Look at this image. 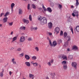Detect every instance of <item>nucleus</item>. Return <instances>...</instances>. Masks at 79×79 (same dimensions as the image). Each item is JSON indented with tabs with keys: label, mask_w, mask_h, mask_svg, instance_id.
I'll list each match as a JSON object with an SVG mask.
<instances>
[{
	"label": "nucleus",
	"mask_w": 79,
	"mask_h": 79,
	"mask_svg": "<svg viewBox=\"0 0 79 79\" xmlns=\"http://www.w3.org/2000/svg\"><path fill=\"white\" fill-rule=\"evenodd\" d=\"M72 15L73 17H75V16H76L77 18L78 19L79 17V14H78V11L76 10H74L73 11V13L72 14Z\"/></svg>",
	"instance_id": "obj_1"
},
{
	"label": "nucleus",
	"mask_w": 79,
	"mask_h": 79,
	"mask_svg": "<svg viewBox=\"0 0 79 79\" xmlns=\"http://www.w3.org/2000/svg\"><path fill=\"white\" fill-rule=\"evenodd\" d=\"M47 22V19L45 17H43L41 20V22H40L41 24V25H44L45 24H46Z\"/></svg>",
	"instance_id": "obj_2"
},
{
	"label": "nucleus",
	"mask_w": 79,
	"mask_h": 79,
	"mask_svg": "<svg viewBox=\"0 0 79 79\" xmlns=\"http://www.w3.org/2000/svg\"><path fill=\"white\" fill-rule=\"evenodd\" d=\"M77 63L75 62H73L72 63V66L73 67H74V68L76 69H77Z\"/></svg>",
	"instance_id": "obj_3"
},
{
	"label": "nucleus",
	"mask_w": 79,
	"mask_h": 79,
	"mask_svg": "<svg viewBox=\"0 0 79 79\" xmlns=\"http://www.w3.org/2000/svg\"><path fill=\"white\" fill-rule=\"evenodd\" d=\"M20 42H23L25 40V37L24 36H21L19 39Z\"/></svg>",
	"instance_id": "obj_4"
},
{
	"label": "nucleus",
	"mask_w": 79,
	"mask_h": 79,
	"mask_svg": "<svg viewBox=\"0 0 79 79\" xmlns=\"http://www.w3.org/2000/svg\"><path fill=\"white\" fill-rule=\"evenodd\" d=\"M72 50L76 51V50H78V47L76 45H74L72 47Z\"/></svg>",
	"instance_id": "obj_5"
},
{
	"label": "nucleus",
	"mask_w": 79,
	"mask_h": 79,
	"mask_svg": "<svg viewBox=\"0 0 79 79\" xmlns=\"http://www.w3.org/2000/svg\"><path fill=\"white\" fill-rule=\"evenodd\" d=\"M55 31L56 32V34H57L60 32V28L58 27H57L55 29Z\"/></svg>",
	"instance_id": "obj_6"
},
{
	"label": "nucleus",
	"mask_w": 79,
	"mask_h": 79,
	"mask_svg": "<svg viewBox=\"0 0 79 79\" xmlns=\"http://www.w3.org/2000/svg\"><path fill=\"white\" fill-rule=\"evenodd\" d=\"M57 45V43L55 40H54L52 42V47H55Z\"/></svg>",
	"instance_id": "obj_7"
},
{
	"label": "nucleus",
	"mask_w": 79,
	"mask_h": 79,
	"mask_svg": "<svg viewBox=\"0 0 79 79\" xmlns=\"http://www.w3.org/2000/svg\"><path fill=\"white\" fill-rule=\"evenodd\" d=\"M22 21H23V22H24V23H26V24H28V23H29V21L27 20H26L24 19H23L22 20Z\"/></svg>",
	"instance_id": "obj_8"
},
{
	"label": "nucleus",
	"mask_w": 79,
	"mask_h": 79,
	"mask_svg": "<svg viewBox=\"0 0 79 79\" xmlns=\"http://www.w3.org/2000/svg\"><path fill=\"white\" fill-rule=\"evenodd\" d=\"M23 10L20 8L19 9V12L18 13L19 15H22L23 14Z\"/></svg>",
	"instance_id": "obj_9"
},
{
	"label": "nucleus",
	"mask_w": 79,
	"mask_h": 79,
	"mask_svg": "<svg viewBox=\"0 0 79 79\" xmlns=\"http://www.w3.org/2000/svg\"><path fill=\"white\" fill-rule=\"evenodd\" d=\"M52 23L50 22L48 23V27L49 29H51L52 27Z\"/></svg>",
	"instance_id": "obj_10"
},
{
	"label": "nucleus",
	"mask_w": 79,
	"mask_h": 79,
	"mask_svg": "<svg viewBox=\"0 0 79 79\" xmlns=\"http://www.w3.org/2000/svg\"><path fill=\"white\" fill-rule=\"evenodd\" d=\"M25 64L27 66H28V67L31 66V64L29 62H26Z\"/></svg>",
	"instance_id": "obj_11"
},
{
	"label": "nucleus",
	"mask_w": 79,
	"mask_h": 79,
	"mask_svg": "<svg viewBox=\"0 0 79 79\" xmlns=\"http://www.w3.org/2000/svg\"><path fill=\"white\" fill-rule=\"evenodd\" d=\"M15 4L14 3H12L11 4V11L12 12V13H13V7L14 6H15Z\"/></svg>",
	"instance_id": "obj_12"
},
{
	"label": "nucleus",
	"mask_w": 79,
	"mask_h": 79,
	"mask_svg": "<svg viewBox=\"0 0 79 79\" xmlns=\"http://www.w3.org/2000/svg\"><path fill=\"white\" fill-rule=\"evenodd\" d=\"M25 57L26 60H29L30 59V57H29V56L27 55H25Z\"/></svg>",
	"instance_id": "obj_13"
},
{
	"label": "nucleus",
	"mask_w": 79,
	"mask_h": 79,
	"mask_svg": "<svg viewBox=\"0 0 79 79\" xmlns=\"http://www.w3.org/2000/svg\"><path fill=\"white\" fill-rule=\"evenodd\" d=\"M62 58H63V60H67V57L64 55H62Z\"/></svg>",
	"instance_id": "obj_14"
},
{
	"label": "nucleus",
	"mask_w": 79,
	"mask_h": 79,
	"mask_svg": "<svg viewBox=\"0 0 79 79\" xmlns=\"http://www.w3.org/2000/svg\"><path fill=\"white\" fill-rule=\"evenodd\" d=\"M7 20H8V18L7 17H5L3 19V23H6V22H7Z\"/></svg>",
	"instance_id": "obj_15"
},
{
	"label": "nucleus",
	"mask_w": 79,
	"mask_h": 79,
	"mask_svg": "<svg viewBox=\"0 0 79 79\" xmlns=\"http://www.w3.org/2000/svg\"><path fill=\"white\" fill-rule=\"evenodd\" d=\"M19 29L20 30H23V31H24V30L26 29V27L23 26L21 27H20Z\"/></svg>",
	"instance_id": "obj_16"
},
{
	"label": "nucleus",
	"mask_w": 79,
	"mask_h": 79,
	"mask_svg": "<svg viewBox=\"0 0 79 79\" xmlns=\"http://www.w3.org/2000/svg\"><path fill=\"white\" fill-rule=\"evenodd\" d=\"M47 11L49 12V13H51L52 11V9L50 7H48L47 8Z\"/></svg>",
	"instance_id": "obj_17"
},
{
	"label": "nucleus",
	"mask_w": 79,
	"mask_h": 79,
	"mask_svg": "<svg viewBox=\"0 0 79 79\" xmlns=\"http://www.w3.org/2000/svg\"><path fill=\"white\" fill-rule=\"evenodd\" d=\"M12 62L14 64H16V62L15 61V59L13 58L11 60Z\"/></svg>",
	"instance_id": "obj_18"
},
{
	"label": "nucleus",
	"mask_w": 79,
	"mask_h": 79,
	"mask_svg": "<svg viewBox=\"0 0 79 79\" xmlns=\"http://www.w3.org/2000/svg\"><path fill=\"white\" fill-rule=\"evenodd\" d=\"M66 39L68 41H69L71 40V36H68L67 37Z\"/></svg>",
	"instance_id": "obj_19"
},
{
	"label": "nucleus",
	"mask_w": 79,
	"mask_h": 79,
	"mask_svg": "<svg viewBox=\"0 0 79 79\" xmlns=\"http://www.w3.org/2000/svg\"><path fill=\"white\" fill-rule=\"evenodd\" d=\"M55 73L51 74V77L52 79L53 78L55 77Z\"/></svg>",
	"instance_id": "obj_20"
},
{
	"label": "nucleus",
	"mask_w": 79,
	"mask_h": 79,
	"mask_svg": "<svg viewBox=\"0 0 79 79\" xmlns=\"http://www.w3.org/2000/svg\"><path fill=\"white\" fill-rule=\"evenodd\" d=\"M42 6L44 11H47V9H46V8L44 6V5L43 4H42Z\"/></svg>",
	"instance_id": "obj_21"
},
{
	"label": "nucleus",
	"mask_w": 79,
	"mask_h": 79,
	"mask_svg": "<svg viewBox=\"0 0 79 79\" xmlns=\"http://www.w3.org/2000/svg\"><path fill=\"white\" fill-rule=\"evenodd\" d=\"M76 7H77V6H78V5H79V2L78 1V0H76Z\"/></svg>",
	"instance_id": "obj_22"
},
{
	"label": "nucleus",
	"mask_w": 79,
	"mask_h": 79,
	"mask_svg": "<svg viewBox=\"0 0 79 79\" xmlns=\"http://www.w3.org/2000/svg\"><path fill=\"white\" fill-rule=\"evenodd\" d=\"M16 39H17V36L14 37L13 39V40L12 42H14V41H15V40H16Z\"/></svg>",
	"instance_id": "obj_23"
},
{
	"label": "nucleus",
	"mask_w": 79,
	"mask_h": 79,
	"mask_svg": "<svg viewBox=\"0 0 79 79\" xmlns=\"http://www.w3.org/2000/svg\"><path fill=\"white\" fill-rule=\"evenodd\" d=\"M9 14H10V13L8 12H6L5 14V15H4V17H6L7 16H8L9 15Z\"/></svg>",
	"instance_id": "obj_24"
},
{
	"label": "nucleus",
	"mask_w": 79,
	"mask_h": 79,
	"mask_svg": "<svg viewBox=\"0 0 79 79\" xmlns=\"http://www.w3.org/2000/svg\"><path fill=\"white\" fill-rule=\"evenodd\" d=\"M58 7L60 10H61L62 8V5H61L59 4Z\"/></svg>",
	"instance_id": "obj_25"
},
{
	"label": "nucleus",
	"mask_w": 79,
	"mask_h": 79,
	"mask_svg": "<svg viewBox=\"0 0 79 79\" xmlns=\"http://www.w3.org/2000/svg\"><path fill=\"white\" fill-rule=\"evenodd\" d=\"M73 56L72 55H69L68 58L69 60H72V59H73Z\"/></svg>",
	"instance_id": "obj_26"
},
{
	"label": "nucleus",
	"mask_w": 79,
	"mask_h": 79,
	"mask_svg": "<svg viewBox=\"0 0 79 79\" xmlns=\"http://www.w3.org/2000/svg\"><path fill=\"white\" fill-rule=\"evenodd\" d=\"M29 77L30 78H32V79H34V75L32 74H29Z\"/></svg>",
	"instance_id": "obj_27"
},
{
	"label": "nucleus",
	"mask_w": 79,
	"mask_h": 79,
	"mask_svg": "<svg viewBox=\"0 0 79 79\" xmlns=\"http://www.w3.org/2000/svg\"><path fill=\"white\" fill-rule=\"evenodd\" d=\"M76 30L77 32H79V26H77L76 28Z\"/></svg>",
	"instance_id": "obj_28"
},
{
	"label": "nucleus",
	"mask_w": 79,
	"mask_h": 79,
	"mask_svg": "<svg viewBox=\"0 0 79 79\" xmlns=\"http://www.w3.org/2000/svg\"><path fill=\"white\" fill-rule=\"evenodd\" d=\"M39 64L37 62L34 63L33 64V66H37Z\"/></svg>",
	"instance_id": "obj_29"
},
{
	"label": "nucleus",
	"mask_w": 79,
	"mask_h": 79,
	"mask_svg": "<svg viewBox=\"0 0 79 79\" xmlns=\"http://www.w3.org/2000/svg\"><path fill=\"white\" fill-rule=\"evenodd\" d=\"M36 59H37V57H36V56H34L32 57V59L33 60H36Z\"/></svg>",
	"instance_id": "obj_30"
},
{
	"label": "nucleus",
	"mask_w": 79,
	"mask_h": 79,
	"mask_svg": "<svg viewBox=\"0 0 79 79\" xmlns=\"http://www.w3.org/2000/svg\"><path fill=\"white\" fill-rule=\"evenodd\" d=\"M35 50H36L37 52H39V48L37 47H36L35 48Z\"/></svg>",
	"instance_id": "obj_31"
},
{
	"label": "nucleus",
	"mask_w": 79,
	"mask_h": 79,
	"mask_svg": "<svg viewBox=\"0 0 79 79\" xmlns=\"http://www.w3.org/2000/svg\"><path fill=\"white\" fill-rule=\"evenodd\" d=\"M64 45L65 46V47H67L68 45V42H66L64 44Z\"/></svg>",
	"instance_id": "obj_32"
},
{
	"label": "nucleus",
	"mask_w": 79,
	"mask_h": 79,
	"mask_svg": "<svg viewBox=\"0 0 79 79\" xmlns=\"http://www.w3.org/2000/svg\"><path fill=\"white\" fill-rule=\"evenodd\" d=\"M42 17L40 16L38 18V20L39 21H41L40 22H42Z\"/></svg>",
	"instance_id": "obj_33"
},
{
	"label": "nucleus",
	"mask_w": 79,
	"mask_h": 79,
	"mask_svg": "<svg viewBox=\"0 0 79 79\" xmlns=\"http://www.w3.org/2000/svg\"><path fill=\"white\" fill-rule=\"evenodd\" d=\"M67 33L66 32H64V37L65 38V37H66V36H67Z\"/></svg>",
	"instance_id": "obj_34"
},
{
	"label": "nucleus",
	"mask_w": 79,
	"mask_h": 79,
	"mask_svg": "<svg viewBox=\"0 0 79 79\" xmlns=\"http://www.w3.org/2000/svg\"><path fill=\"white\" fill-rule=\"evenodd\" d=\"M63 69H67V65H64Z\"/></svg>",
	"instance_id": "obj_35"
},
{
	"label": "nucleus",
	"mask_w": 79,
	"mask_h": 79,
	"mask_svg": "<svg viewBox=\"0 0 79 79\" xmlns=\"http://www.w3.org/2000/svg\"><path fill=\"white\" fill-rule=\"evenodd\" d=\"M28 41H32V38L31 37H29L28 39Z\"/></svg>",
	"instance_id": "obj_36"
},
{
	"label": "nucleus",
	"mask_w": 79,
	"mask_h": 79,
	"mask_svg": "<svg viewBox=\"0 0 79 79\" xmlns=\"http://www.w3.org/2000/svg\"><path fill=\"white\" fill-rule=\"evenodd\" d=\"M29 19L30 21H32V16L31 15H29Z\"/></svg>",
	"instance_id": "obj_37"
},
{
	"label": "nucleus",
	"mask_w": 79,
	"mask_h": 79,
	"mask_svg": "<svg viewBox=\"0 0 79 79\" xmlns=\"http://www.w3.org/2000/svg\"><path fill=\"white\" fill-rule=\"evenodd\" d=\"M47 64L49 66H51L52 64H51V62H49L47 63Z\"/></svg>",
	"instance_id": "obj_38"
},
{
	"label": "nucleus",
	"mask_w": 79,
	"mask_h": 79,
	"mask_svg": "<svg viewBox=\"0 0 79 79\" xmlns=\"http://www.w3.org/2000/svg\"><path fill=\"white\" fill-rule=\"evenodd\" d=\"M49 44H50V46H51V47H52V41H51V40L49 41Z\"/></svg>",
	"instance_id": "obj_39"
},
{
	"label": "nucleus",
	"mask_w": 79,
	"mask_h": 79,
	"mask_svg": "<svg viewBox=\"0 0 79 79\" xmlns=\"http://www.w3.org/2000/svg\"><path fill=\"white\" fill-rule=\"evenodd\" d=\"M32 6L33 8L34 9H35V8H36V7H35V6L34 4H32Z\"/></svg>",
	"instance_id": "obj_40"
},
{
	"label": "nucleus",
	"mask_w": 79,
	"mask_h": 79,
	"mask_svg": "<svg viewBox=\"0 0 79 79\" xmlns=\"http://www.w3.org/2000/svg\"><path fill=\"white\" fill-rule=\"evenodd\" d=\"M19 56L20 57H23V56H24V53H22L20 54Z\"/></svg>",
	"instance_id": "obj_41"
},
{
	"label": "nucleus",
	"mask_w": 79,
	"mask_h": 79,
	"mask_svg": "<svg viewBox=\"0 0 79 79\" xmlns=\"http://www.w3.org/2000/svg\"><path fill=\"white\" fill-rule=\"evenodd\" d=\"M62 64H66V61H64L62 62Z\"/></svg>",
	"instance_id": "obj_42"
},
{
	"label": "nucleus",
	"mask_w": 79,
	"mask_h": 79,
	"mask_svg": "<svg viewBox=\"0 0 79 79\" xmlns=\"http://www.w3.org/2000/svg\"><path fill=\"white\" fill-rule=\"evenodd\" d=\"M63 34V32L62 31H61L60 34V35L61 36H62Z\"/></svg>",
	"instance_id": "obj_43"
},
{
	"label": "nucleus",
	"mask_w": 79,
	"mask_h": 79,
	"mask_svg": "<svg viewBox=\"0 0 79 79\" xmlns=\"http://www.w3.org/2000/svg\"><path fill=\"white\" fill-rule=\"evenodd\" d=\"M13 22L11 23H9V25L10 26H12L13 25Z\"/></svg>",
	"instance_id": "obj_44"
},
{
	"label": "nucleus",
	"mask_w": 79,
	"mask_h": 79,
	"mask_svg": "<svg viewBox=\"0 0 79 79\" xmlns=\"http://www.w3.org/2000/svg\"><path fill=\"white\" fill-rule=\"evenodd\" d=\"M68 21L69 22H71V21H72V18H69Z\"/></svg>",
	"instance_id": "obj_45"
},
{
	"label": "nucleus",
	"mask_w": 79,
	"mask_h": 79,
	"mask_svg": "<svg viewBox=\"0 0 79 79\" xmlns=\"http://www.w3.org/2000/svg\"><path fill=\"white\" fill-rule=\"evenodd\" d=\"M27 9H28V10H29V9H30V4H28Z\"/></svg>",
	"instance_id": "obj_46"
},
{
	"label": "nucleus",
	"mask_w": 79,
	"mask_h": 79,
	"mask_svg": "<svg viewBox=\"0 0 79 79\" xmlns=\"http://www.w3.org/2000/svg\"><path fill=\"white\" fill-rule=\"evenodd\" d=\"M0 76L1 77H3V73L1 72L0 73Z\"/></svg>",
	"instance_id": "obj_47"
},
{
	"label": "nucleus",
	"mask_w": 79,
	"mask_h": 79,
	"mask_svg": "<svg viewBox=\"0 0 79 79\" xmlns=\"http://www.w3.org/2000/svg\"><path fill=\"white\" fill-rule=\"evenodd\" d=\"M33 29L35 31H36V30H37V29H38V28H37V27H34Z\"/></svg>",
	"instance_id": "obj_48"
},
{
	"label": "nucleus",
	"mask_w": 79,
	"mask_h": 79,
	"mask_svg": "<svg viewBox=\"0 0 79 79\" xmlns=\"http://www.w3.org/2000/svg\"><path fill=\"white\" fill-rule=\"evenodd\" d=\"M70 30L72 31V33L73 34V28H70Z\"/></svg>",
	"instance_id": "obj_49"
},
{
	"label": "nucleus",
	"mask_w": 79,
	"mask_h": 79,
	"mask_svg": "<svg viewBox=\"0 0 79 79\" xmlns=\"http://www.w3.org/2000/svg\"><path fill=\"white\" fill-rule=\"evenodd\" d=\"M51 6H54V3H52L50 4Z\"/></svg>",
	"instance_id": "obj_50"
},
{
	"label": "nucleus",
	"mask_w": 79,
	"mask_h": 79,
	"mask_svg": "<svg viewBox=\"0 0 79 79\" xmlns=\"http://www.w3.org/2000/svg\"><path fill=\"white\" fill-rule=\"evenodd\" d=\"M21 48H19L17 49V51H19V52L21 51Z\"/></svg>",
	"instance_id": "obj_51"
},
{
	"label": "nucleus",
	"mask_w": 79,
	"mask_h": 79,
	"mask_svg": "<svg viewBox=\"0 0 79 79\" xmlns=\"http://www.w3.org/2000/svg\"><path fill=\"white\" fill-rule=\"evenodd\" d=\"M53 61H54L53 59H52V60H51L50 63H53Z\"/></svg>",
	"instance_id": "obj_52"
},
{
	"label": "nucleus",
	"mask_w": 79,
	"mask_h": 79,
	"mask_svg": "<svg viewBox=\"0 0 79 79\" xmlns=\"http://www.w3.org/2000/svg\"><path fill=\"white\" fill-rule=\"evenodd\" d=\"M12 74V73H11V71H9V74L10 76H11Z\"/></svg>",
	"instance_id": "obj_53"
},
{
	"label": "nucleus",
	"mask_w": 79,
	"mask_h": 79,
	"mask_svg": "<svg viewBox=\"0 0 79 79\" xmlns=\"http://www.w3.org/2000/svg\"><path fill=\"white\" fill-rule=\"evenodd\" d=\"M31 64L34 65V61H32V62H31Z\"/></svg>",
	"instance_id": "obj_54"
},
{
	"label": "nucleus",
	"mask_w": 79,
	"mask_h": 79,
	"mask_svg": "<svg viewBox=\"0 0 79 79\" xmlns=\"http://www.w3.org/2000/svg\"><path fill=\"white\" fill-rule=\"evenodd\" d=\"M47 40H48L49 41L50 40H50V38H49V37H47Z\"/></svg>",
	"instance_id": "obj_55"
},
{
	"label": "nucleus",
	"mask_w": 79,
	"mask_h": 79,
	"mask_svg": "<svg viewBox=\"0 0 79 79\" xmlns=\"http://www.w3.org/2000/svg\"><path fill=\"white\" fill-rule=\"evenodd\" d=\"M49 35H52V33H49Z\"/></svg>",
	"instance_id": "obj_56"
},
{
	"label": "nucleus",
	"mask_w": 79,
	"mask_h": 79,
	"mask_svg": "<svg viewBox=\"0 0 79 79\" xmlns=\"http://www.w3.org/2000/svg\"><path fill=\"white\" fill-rule=\"evenodd\" d=\"M3 13H1L0 15V17H2V16H3Z\"/></svg>",
	"instance_id": "obj_57"
},
{
	"label": "nucleus",
	"mask_w": 79,
	"mask_h": 79,
	"mask_svg": "<svg viewBox=\"0 0 79 79\" xmlns=\"http://www.w3.org/2000/svg\"><path fill=\"white\" fill-rule=\"evenodd\" d=\"M13 31H12L10 33V35H13Z\"/></svg>",
	"instance_id": "obj_58"
},
{
	"label": "nucleus",
	"mask_w": 79,
	"mask_h": 79,
	"mask_svg": "<svg viewBox=\"0 0 79 79\" xmlns=\"http://www.w3.org/2000/svg\"><path fill=\"white\" fill-rule=\"evenodd\" d=\"M71 8H74V6L72 5L71 6Z\"/></svg>",
	"instance_id": "obj_59"
},
{
	"label": "nucleus",
	"mask_w": 79,
	"mask_h": 79,
	"mask_svg": "<svg viewBox=\"0 0 79 79\" xmlns=\"http://www.w3.org/2000/svg\"><path fill=\"white\" fill-rule=\"evenodd\" d=\"M67 50L68 51V52H69V51H70V49L69 48H68L67 49Z\"/></svg>",
	"instance_id": "obj_60"
},
{
	"label": "nucleus",
	"mask_w": 79,
	"mask_h": 79,
	"mask_svg": "<svg viewBox=\"0 0 79 79\" xmlns=\"http://www.w3.org/2000/svg\"><path fill=\"white\" fill-rule=\"evenodd\" d=\"M46 79H49V78L48 77H46Z\"/></svg>",
	"instance_id": "obj_61"
},
{
	"label": "nucleus",
	"mask_w": 79,
	"mask_h": 79,
	"mask_svg": "<svg viewBox=\"0 0 79 79\" xmlns=\"http://www.w3.org/2000/svg\"><path fill=\"white\" fill-rule=\"evenodd\" d=\"M0 27H2V24H0Z\"/></svg>",
	"instance_id": "obj_62"
},
{
	"label": "nucleus",
	"mask_w": 79,
	"mask_h": 79,
	"mask_svg": "<svg viewBox=\"0 0 79 79\" xmlns=\"http://www.w3.org/2000/svg\"><path fill=\"white\" fill-rule=\"evenodd\" d=\"M39 68H41V65L40 64L39 65Z\"/></svg>",
	"instance_id": "obj_63"
},
{
	"label": "nucleus",
	"mask_w": 79,
	"mask_h": 79,
	"mask_svg": "<svg viewBox=\"0 0 79 79\" xmlns=\"http://www.w3.org/2000/svg\"><path fill=\"white\" fill-rule=\"evenodd\" d=\"M2 73H3V72H4V70H3V69H2Z\"/></svg>",
	"instance_id": "obj_64"
}]
</instances>
